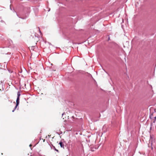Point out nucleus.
Listing matches in <instances>:
<instances>
[{
	"label": "nucleus",
	"mask_w": 156,
	"mask_h": 156,
	"mask_svg": "<svg viewBox=\"0 0 156 156\" xmlns=\"http://www.w3.org/2000/svg\"><path fill=\"white\" fill-rule=\"evenodd\" d=\"M150 142H151V146L152 145L153 142L154 141V139L153 135H151L150 136Z\"/></svg>",
	"instance_id": "1"
},
{
	"label": "nucleus",
	"mask_w": 156,
	"mask_h": 156,
	"mask_svg": "<svg viewBox=\"0 0 156 156\" xmlns=\"http://www.w3.org/2000/svg\"><path fill=\"white\" fill-rule=\"evenodd\" d=\"M20 99H16V105L15 107V109H16L17 106L20 103V101H19Z\"/></svg>",
	"instance_id": "2"
},
{
	"label": "nucleus",
	"mask_w": 156,
	"mask_h": 156,
	"mask_svg": "<svg viewBox=\"0 0 156 156\" xmlns=\"http://www.w3.org/2000/svg\"><path fill=\"white\" fill-rule=\"evenodd\" d=\"M0 85H2V90H4V87H3V85H4L3 81L2 80L0 81Z\"/></svg>",
	"instance_id": "3"
},
{
	"label": "nucleus",
	"mask_w": 156,
	"mask_h": 156,
	"mask_svg": "<svg viewBox=\"0 0 156 156\" xmlns=\"http://www.w3.org/2000/svg\"><path fill=\"white\" fill-rule=\"evenodd\" d=\"M155 115V113L154 112L153 113H152L150 115V116H149V118L151 119H152L153 118V115Z\"/></svg>",
	"instance_id": "4"
},
{
	"label": "nucleus",
	"mask_w": 156,
	"mask_h": 156,
	"mask_svg": "<svg viewBox=\"0 0 156 156\" xmlns=\"http://www.w3.org/2000/svg\"><path fill=\"white\" fill-rule=\"evenodd\" d=\"M59 144H60L61 147L64 148V145L61 142H59Z\"/></svg>",
	"instance_id": "5"
},
{
	"label": "nucleus",
	"mask_w": 156,
	"mask_h": 156,
	"mask_svg": "<svg viewBox=\"0 0 156 156\" xmlns=\"http://www.w3.org/2000/svg\"><path fill=\"white\" fill-rule=\"evenodd\" d=\"M20 93L19 92H18L17 93V99L18 98V99H20Z\"/></svg>",
	"instance_id": "6"
},
{
	"label": "nucleus",
	"mask_w": 156,
	"mask_h": 156,
	"mask_svg": "<svg viewBox=\"0 0 156 156\" xmlns=\"http://www.w3.org/2000/svg\"><path fill=\"white\" fill-rule=\"evenodd\" d=\"M154 120L153 121V122L154 123L156 121V116H155L154 117Z\"/></svg>",
	"instance_id": "7"
},
{
	"label": "nucleus",
	"mask_w": 156,
	"mask_h": 156,
	"mask_svg": "<svg viewBox=\"0 0 156 156\" xmlns=\"http://www.w3.org/2000/svg\"><path fill=\"white\" fill-rule=\"evenodd\" d=\"M53 148H54L55 149V151H57V152H58V150L56 149L55 148V147L54 146H53Z\"/></svg>",
	"instance_id": "8"
},
{
	"label": "nucleus",
	"mask_w": 156,
	"mask_h": 156,
	"mask_svg": "<svg viewBox=\"0 0 156 156\" xmlns=\"http://www.w3.org/2000/svg\"><path fill=\"white\" fill-rule=\"evenodd\" d=\"M66 115V114L65 112L63 113L62 114V116H63L64 115Z\"/></svg>",
	"instance_id": "9"
},
{
	"label": "nucleus",
	"mask_w": 156,
	"mask_h": 156,
	"mask_svg": "<svg viewBox=\"0 0 156 156\" xmlns=\"http://www.w3.org/2000/svg\"><path fill=\"white\" fill-rule=\"evenodd\" d=\"M68 121H69L71 123L73 122V120L71 121V120H68Z\"/></svg>",
	"instance_id": "10"
},
{
	"label": "nucleus",
	"mask_w": 156,
	"mask_h": 156,
	"mask_svg": "<svg viewBox=\"0 0 156 156\" xmlns=\"http://www.w3.org/2000/svg\"><path fill=\"white\" fill-rule=\"evenodd\" d=\"M15 109H15V108H14V110H13L12 111V112H13L14 111H15Z\"/></svg>",
	"instance_id": "11"
},
{
	"label": "nucleus",
	"mask_w": 156,
	"mask_h": 156,
	"mask_svg": "<svg viewBox=\"0 0 156 156\" xmlns=\"http://www.w3.org/2000/svg\"><path fill=\"white\" fill-rule=\"evenodd\" d=\"M151 126H152V124L151 125V126L150 128L151 129Z\"/></svg>",
	"instance_id": "12"
},
{
	"label": "nucleus",
	"mask_w": 156,
	"mask_h": 156,
	"mask_svg": "<svg viewBox=\"0 0 156 156\" xmlns=\"http://www.w3.org/2000/svg\"><path fill=\"white\" fill-rule=\"evenodd\" d=\"M39 32H40V33H41V31L40 30V29H39Z\"/></svg>",
	"instance_id": "13"
},
{
	"label": "nucleus",
	"mask_w": 156,
	"mask_h": 156,
	"mask_svg": "<svg viewBox=\"0 0 156 156\" xmlns=\"http://www.w3.org/2000/svg\"><path fill=\"white\" fill-rule=\"evenodd\" d=\"M124 22V20L123 19H122V23H123Z\"/></svg>",
	"instance_id": "14"
},
{
	"label": "nucleus",
	"mask_w": 156,
	"mask_h": 156,
	"mask_svg": "<svg viewBox=\"0 0 156 156\" xmlns=\"http://www.w3.org/2000/svg\"><path fill=\"white\" fill-rule=\"evenodd\" d=\"M31 144H30V147H31Z\"/></svg>",
	"instance_id": "15"
},
{
	"label": "nucleus",
	"mask_w": 156,
	"mask_h": 156,
	"mask_svg": "<svg viewBox=\"0 0 156 156\" xmlns=\"http://www.w3.org/2000/svg\"><path fill=\"white\" fill-rule=\"evenodd\" d=\"M0 91H2V90H1V89H0Z\"/></svg>",
	"instance_id": "16"
},
{
	"label": "nucleus",
	"mask_w": 156,
	"mask_h": 156,
	"mask_svg": "<svg viewBox=\"0 0 156 156\" xmlns=\"http://www.w3.org/2000/svg\"><path fill=\"white\" fill-rule=\"evenodd\" d=\"M108 40H110V38L109 37L108 38Z\"/></svg>",
	"instance_id": "17"
},
{
	"label": "nucleus",
	"mask_w": 156,
	"mask_h": 156,
	"mask_svg": "<svg viewBox=\"0 0 156 156\" xmlns=\"http://www.w3.org/2000/svg\"><path fill=\"white\" fill-rule=\"evenodd\" d=\"M10 9L11 10H12V9H11V7H10Z\"/></svg>",
	"instance_id": "18"
},
{
	"label": "nucleus",
	"mask_w": 156,
	"mask_h": 156,
	"mask_svg": "<svg viewBox=\"0 0 156 156\" xmlns=\"http://www.w3.org/2000/svg\"><path fill=\"white\" fill-rule=\"evenodd\" d=\"M16 15L18 16L17 13H16Z\"/></svg>",
	"instance_id": "19"
},
{
	"label": "nucleus",
	"mask_w": 156,
	"mask_h": 156,
	"mask_svg": "<svg viewBox=\"0 0 156 156\" xmlns=\"http://www.w3.org/2000/svg\"><path fill=\"white\" fill-rule=\"evenodd\" d=\"M73 116H72V118L73 119Z\"/></svg>",
	"instance_id": "20"
}]
</instances>
